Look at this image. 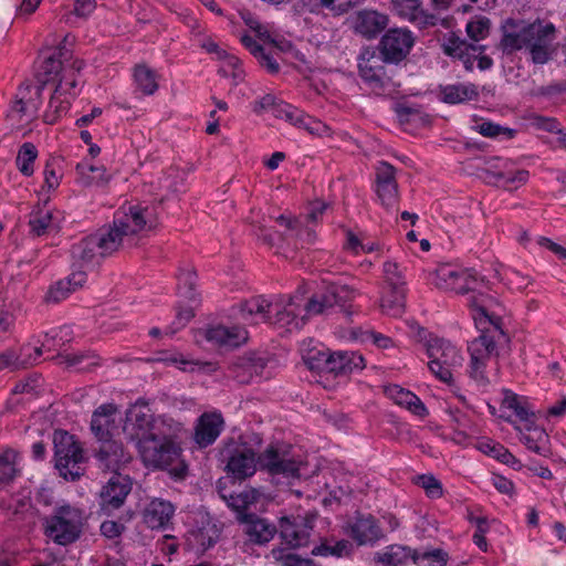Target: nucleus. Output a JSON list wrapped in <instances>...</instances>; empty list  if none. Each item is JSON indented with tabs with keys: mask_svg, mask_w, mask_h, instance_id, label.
<instances>
[{
	"mask_svg": "<svg viewBox=\"0 0 566 566\" xmlns=\"http://www.w3.org/2000/svg\"><path fill=\"white\" fill-rule=\"evenodd\" d=\"M125 436L136 442L147 467L168 469L177 479L184 478L186 465L180 460V448L171 436V426L156 417L148 403L136 402L126 412L122 428Z\"/></svg>",
	"mask_w": 566,
	"mask_h": 566,
	"instance_id": "f257e3e1",
	"label": "nucleus"
},
{
	"mask_svg": "<svg viewBox=\"0 0 566 566\" xmlns=\"http://www.w3.org/2000/svg\"><path fill=\"white\" fill-rule=\"evenodd\" d=\"M157 226L154 207L129 205L122 207L115 214L114 226L92 234L72 249L75 264L91 268L102 258L116 251L122 244L132 243L135 235L147 232Z\"/></svg>",
	"mask_w": 566,
	"mask_h": 566,
	"instance_id": "f03ea898",
	"label": "nucleus"
},
{
	"mask_svg": "<svg viewBox=\"0 0 566 566\" xmlns=\"http://www.w3.org/2000/svg\"><path fill=\"white\" fill-rule=\"evenodd\" d=\"M241 443L229 458L227 469L235 479H245L255 473L258 463L273 478L298 479L305 474V462L292 448L270 447L262 457L255 458L261 439L251 433L241 438Z\"/></svg>",
	"mask_w": 566,
	"mask_h": 566,
	"instance_id": "7ed1b4c3",
	"label": "nucleus"
},
{
	"mask_svg": "<svg viewBox=\"0 0 566 566\" xmlns=\"http://www.w3.org/2000/svg\"><path fill=\"white\" fill-rule=\"evenodd\" d=\"M83 66L82 60L61 50L54 51L41 63L40 72L43 75V82L54 85L45 113L48 123L52 124L65 114L81 93L84 84L81 74Z\"/></svg>",
	"mask_w": 566,
	"mask_h": 566,
	"instance_id": "20e7f679",
	"label": "nucleus"
},
{
	"mask_svg": "<svg viewBox=\"0 0 566 566\" xmlns=\"http://www.w3.org/2000/svg\"><path fill=\"white\" fill-rule=\"evenodd\" d=\"M356 295L357 292L345 284L331 283L325 287V292L314 295L305 306L298 296L272 297L271 324L286 332L298 331L307 317L321 314L336 304L348 302Z\"/></svg>",
	"mask_w": 566,
	"mask_h": 566,
	"instance_id": "39448f33",
	"label": "nucleus"
},
{
	"mask_svg": "<svg viewBox=\"0 0 566 566\" xmlns=\"http://www.w3.org/2000/svg\"><path fill=\"white\" fill-rule=\"evenodd\" d=\"M501 44L505 51L526 49L536 64L547 63L557 52V30L546 20L533 22L509 20L504 27Z\"/></svg>",
	"mask_w": 566,
	"mask_h": 566,
	"instance_id": "423d86ee",
	"label": "nucleus"
},
{
	"mask_svg": "<svg viewBox=\"0 0 566 566\" xmlns=\"http://www.w3.org/2000/svg\"><path fill=\"white\" fill-rule=\"evenodd\" d=\"M470 310L475 327L481 335L469 344L471 356V375L476 380H484V367L494 349V333L502 334L503 306L495 297H484L479 303L476 296L470 298Z\"/></svg>",
	"mask_w": 566,
	"mask_h": 566,
	"instance_id": "0eeeda50",
	"label": "nucleus"
},
{
	"mask_svg": "<svg viewBox=\"0 0 566 566\" xmlns=\"http://www.w3.org/2000/svg\"><path fill=\"white\" fill-rule=\"evenodd\" d=\"M122 415L113 403H106L98 407L91 421V429L95 437L102 442L97 457L102 464L113 471H117L123 464L130 460L122 444L113 440V437L119 432L118 422Z\"/></svg>",
	"mask_w": 566,
	"mask_h": 566,
	"instance_id": "6e6552de",
	"label": "nucleus"
},
{
	"mask_svg": "<svg viewBox=\"0 0 566 566\" xmlns=\"http://www.w3.org/2000/svg\"><path fill=\"white\" fill-rule=\"evenodd\" d=\"M429 281L436 287L455 293H469L468 304L470 298L476 296L479 303H482L484 297H493L478 290L481 281L471 270L465 269L458 264L442 263L439 264L433 272L429 274Z\"/></svg>",
	"mask_w": 566,
	"mask_h": 566,
	"instance_id": "1a4fd4ad",
	"label": "nucleus"
},
{
	"mask_svg": "<svg viewBox=\"0 0 566 566\" xmlns=\"http://www.w3.org/2000/svg\"><path fill=\"white\" fill-rule=\"evenodd\" d=\"M84 520L81 509L62 504L43 518L44 535L59 545L71 544L80 537Z\"/></svg>",
	"mask_w": 566,
	"mask_h": 566,
	"instance_id": "9d476101",
	"label": "nucleus"
},
{
	"mask_svg": "<svg viewBox=\"0 0 566 566\" xmlns=\"http://www.w3.org/2000/svg\"><path fill=\"white\" fill-rule=\"evenodd\" d=\"M428 367L441 381L451 384L454 371L462 366L463 356L449 340L432 337L427 343Z\"/></svg>",
	"mask_w": 566,
	"mask_h": 566,
	"instance_id": "9b49d317",
	"label": "nucleus"
},
{
	"mask_svg": "<svg viewBox=\"0 0 566 566\" xmlns=\"http://www.w3.org/2000/svg\"><path fill=\"white\" fill-rule=\"evenodd\" d=\"M55 468L65 480L74 481L83 473V453L74 437L56 430L53 436Z\"/></svg>",
	"mask_w": 566,
	"mask_h": 566,
	"instance_id": "f8f14e48",
	"label": "nucleus"
},
{
	"mask_svg": "<svg viewBox=\"0 0 566 566\" xmlns=\"http://www.w3.org/2000/svg\"><path fill=\"white\" fill-rule=\"evenodd\" d=\"M41 92L42 88L38 85L24 84L19 87L7 115L12 127L22 128L36 116L42 103Z\"/></svg>",
	"mask_w": 566,
	"mask_h": 566,
	"instance_id": "ddd939ff",
	"label": "nucleus"
},
{
	"mask_svg": "<svg viewBox=\"0 0 566 566\" xmlns=\"http://www.w3.org/2000/svg\"><path fill=\"white\" fill-rule=\"evenodd\" d=\"M195 522L185 536V546L188 551L202 554L217 543L220 531L209 514L198 513Z\"/></svg>",
	"mask_w": 566,
	"mask_h": 566,
	"instance_id": "4468645a",
	"label": "nucleus"
},
{
	"mask_svg": "<svg viewBox=\"0 0 566 566\" xmlns=\"http://www.w3.org/2000/svg\"><path fill=\"white\" fill-rule=\"evenodd\" d=\"M313 516H282L279 522L281 539L292 548L304 547L311 538Z\"/></svg>",
	"mask_w": 566,
	"mask_h": 566,
	"instance_id": "2eb2a0df",
	"label": "nucleus"
},
{
	"mask_svg": "<svg viewBox=\"0 0 566 566\" xmlns=\"http://www.w3.org/2000/svg\"><path fill=\"white\" fill-rule=\"evenodd\" d=\"M413 43V35L408 29H390L381 39L380 52L385 61L397 63L409 54Z\"/></svg>",
	"mask_w": 566,
	"mask_h": 566,
	"instance_id": "dca6fc26",
	"label": "nucleus"
},
{
	"mask_svg": "<svg viewBox=\"0 0 566 566\" xmlns=\"http://www.w3.org/2000/svg\"><path fill=\"white\" fill-rule=\"evenodd\" d=\"M201 46L219 62L220 75L231 78L233 85H238L243 80L244 72L239 59L232 52L220 48L211 39L203 40Z\"/></svg>",
	"mask_w": 566,
	"mask_h": 566,
	"instance_id": "f3484780",
	"label": "nucleus"
},
{
	"mask_svg": "<svg viewBox=\"0 0 566 566\" xmlns=\"http://www.w3.org/2000/svg\"><path fill=\"white\" fill-rule=\"evenodd\" d=\"M375 192L380 205L386 209H394L398 202V187L394 167L380 163L376 169Z\"/></svg>",
	"mask_w": 566,
	"mask_h": 566,
	"instance_id": "a211bd4d",
	"label": "nucleus"
},
{
	"mask_svg": "<svg viewBox=\"0 0 566 566\" xmlns=\"http://www.w3.org/2000/svg\"><path fill=\"white\" fill-rule=\"evenodd\" d=\"M348 23L356 33L371 39L387 27L388 17L377 10L363 9L350 14Z\"/></svg>",
	"mask_w": 566,
	"mask_h": 566,
	"instance_id": "6ab92c4d",
	"label": "nucleus"
},
{
	"mask_svg": "<svg viewBox=\"0 0 566 566\" xmlns=\"http://www.w3.org/2000/svg\"><path fill=\"white\" fill-rule=\"evenodd\" d=\"M132 490V481L127 475L115 473L103 486L99 499L105 511H113L123 505Z\"/></svg>",
	"mask_w": 566,
	"mask_h": 566,
	"instance_id": "aec40b11",
	"label": "nucleus"
},
{
	"mask_svg": "<svg viewBox=\"0 0 566 566\" xmlns=\"http://www.w3.org/2000/svg\"><path fill=\"white\" fill-rule=\"evenodd\" d=\"M276 116L285 118L296 127L303 128L312 135L323 136L328 133V127L321 120L305 114L296 107L289 104L276 106Z\"/></svg>",
	"mask_w": 566,
	"mask_h": 566,
	"instance_id": "412c9836",
	"label": "nucleus"
},
{
	"mask_svg": "<svg viewBox=\"0 0 566 566\" xmlns=\"http://www.w3.org/2000/svg\"><path fill=\"white\" fill-rule=\"evenodd\" d=\"M272 298L253 297L240 305L238 318L247 325H256L272 319Z\"/></svg>",
	"mask_w": 566,
	"mask_h": 566,
	"instance_id": "4be33fe9",
	"label": "nucleus"
},
{
	"mask_svg": "<svg viewBox=\"0 0 566 566\" xmlns=\"http://www.w3.org/2000/svg\"><path fill=\"white\" fill-rule=\"evenodd\" d=\"M63 346L59 343L55 332H51L33 339L32 343L23 346L21 350V364H35L40 360L43 354H51L57 352Z\"/></svg>",
	"mask_w": 566,
	"mask_h": 566,
	"instance_id": "5701e85b",
	"label": "nucleus"
},
{
	"mask_svg": "<svg viewBox=\"0 0 566 566\" xmlns=\"http://www.w3.org/2000/svg\"><path fill=\"white\" fill-rule=\"evenodd\" d=\"M175 511L169 501L153 499L143 511V521L151 530H163L169 525Z\"/></svg>",
	"mask_w": 566,
	"mask_h": 566,
	"instance_id": "b1692460",
	"label": "nucleus"
},
{
	"mask_svg": "<svg viewBox=\"0 0 566 566\" xmlns=\"http://www.w3.org/2000/svg\"><path fill=\"white\" fill-rule=\"evenodd\" d=\"M242 531L253 544L263 545L269 543L277 532L276 526L266 518L250 514L243 516L240 522Z\"/></svg>",
	"mask_w": 566,
	"mask_h": 566,
	"instance_id": "393cba45",
	"label": "nucleus"
},
{
	"mask_svg": "<svg viewBox=\"0 0 566 566\" xmlns=\"http://www.w3.org/2000/svg\"><path fill=\"white\" fill-rule=\"evenodd\" d=\"M63 220L61 211L43 207L31 212L29 226L34 235H43L57 231Z\"/></svg>",
	"mask_w": 566,
	"mask_h": 566,
	"instance_id": "a878e982",
	"label": "nucleus"
},
{
	"mask_svg": "<svg viewBox=\"0 0 566 566\" xmlns=\"http://www.w3.org/2000/svg\"><path fill=\"white\" fill-rule=\"evenodd\" d=\"M223 418L220 412L203 413L196 426L195 440L200 447L212 444L223 429Z\"/></svg>",
	"mask_w": 566,
	"mask_h": 566,
	"instance_id": "bb28decb",
	"label": "nucleus"
},
{
	"mask_svg": "<svg viewBox=\"0 0 566 566\" xmlns=\"http://www.w3.org/2000/svg\"><path fill=\"white\" fill-rule=\"evenodd\" d=\"M385 395L394 401V403L406 408L409 412L423 419L428 416V409L413 392L398 385H387L384 387Z\"/></svg>",
	"mask_w": 566,
	"mask_h": 566,
	"instance_id": "cd10ccee",
	"label": "nucleus"
},
{
	"mask_svg": "<svg viewBox=\"0 0 566 566\" xmlns=\"http://www.w3.org/2000/svg\"><path fill=\"white\" fill-rule=\"evenodd\" d=\"M206 338L220 346L237 347L247 342L248 332L238 325H217L207 329Z\"/></svg>",
	"mask_w": 566,
	"mask_h": 566,
	"instance_id": "c85d7f7f",
	"label": "nucleus"
},
{
	"mask_svg": "<svg viewBox=\"0 0 566 566\" xmlns=\"http://www.w3.org/2000/svg\"><path fill=\"white\" fill-rule=\"evenodd\" d=\"M395 12L418 25H433L437 21L434 14L428 13L422 8V0H392Z\"/></svg>",
	"mask_w": 566,
	"mask_h": 566,
	"instance_id": "c756f323",
	"label": "nucleus"
},
{
	"mask_svg": "<svg viewBox=\"0 0 566 566\" xmlns=\"http://www.w3.org/2000/svg\"><path fill=\"white\" fill-rule=\"evenodd\" d=\"M86 282V272L84 270H73L64 280L52 284L46 292V302L57 303L65 300L71 293L82 287Z\"/></svg>",
	"mask_w": 566,
	"mask_h": 566,
	"instance_id": "7c9ffc66",
	"label": "nucleus"
},
{
	"mask_svg": "<svg viewBox=\"0 0 566 566\" xmlns=\"http://www.w3.org/2000/svg\"><path fill=\"white\" fill-rule=\"evenodd\" d=\"M536 420L537 416L532 418V421L517 424L516 429L520 431L521 441L528 450L538 454H545L547 451V434L543 428L536 424Z\"/></svg>",
	"mask_w": 566,
	"mask_h": 566,
	"instance_id": "2f4dec72",
	"label": "nucleus"
},
{
	"mask_svg": "<svg viewBox=\"0 0 566 566\" xmlns=\"http://www.w3.org/2000/svg\"><path fill=\"white\" fill-rule=\"evenodd\" d=\"M348 533L358 545L373 544L382 536L379 526L370 515L357 517L349 525Z\"/></svg>",
	"mask_w": 566,
	"mask_h": 566,
	"instance_id": "473e14b6",
	"label": "nucleus"
},
{
	"mask_svg": "<svg viewBox=\"0 0 566 566\" xmlns=\"http://www.w3.org/2000/svg\"><path fill=\"white\" fill-rule=\"evenodd\" d=\"M478 96V87L472 83H454L439 87V99L450 105L474 101Z\"/></svg>",
	"mask_w": 566,
	"mask_h": 566,
	"instance_id": "72a5a7b5",
	"label": "nucleus"
},
{
	"mask_svg": "<svg viewBox=\"0 0 566 566\" xmlns=\"http://www.w3.org/2000/svg\"><path fill=\"white\" fill-rule=\"evenodd\" d=\"M365 367L364 358L355 352H334L328 355L326 369L333 373H350Z\"/></svg>",
	"mask_w": 566,
	"mask_h": 566,
	"instance_id": "f704fd0d",
	"label": "nucleus"
},
{
	"mask_svg": "<svg viewBox=\"0 0 566 566\" xmlns=\"http://www.w3.org/2000/svg\"><path fill=\"white\" fill-rule=\"evenodd\" d=\"M502 407L512 411V413L517 418L518 424L525 421H532V418L537 416L533 410L528 398L518 396L511 390L503 391Z\"/></svg>",
	"mask_w": 566,
	"mask_h": 566,
	"instance_id": "c9c22d12",
	"label": "nucleus"
},
{
	"mask_svg": "<svg viewBox=\"0 0 566 566\" xmlns=\"http://www.w3.org/2000/svg\"><path fill=\"white\" fill-rule=\"evenodd\" d=\"M240 17L243 20V22L245 23V25L250 30L255 32L256 36L261 41L273 43L276 48H279L282 51L287 49V48H290L289 43H286V42H279L276 40L277 34H276V31L274 30V28L272 25L260 23L259 20L256 19V17H254L251 12H249V11H240Z\"/></svg>",
	"mask_w": 566,
	"mask_h": 566,
	"instance_id": "e433bc0d",
	"label": "nucleus"
},
{
	"mask_svg": "<svg viewBox=\"0 0 566 566\" xmlns=\"http://www.w3.org/2000/svg\"><path fill=\"white\" fill-rule=\"evenodd\" d=\"M413 552L406 546L390 545L377 553L375 560L380 566H406L410 560L413 562Z\"/></svg>",
	"mask_w": 566,
	"mask_h": 566,
	"instance_id": "4c0bfd02",
	"label": "nucleus"
},
{
	"mask_svg": "<svg viewBox=\"0 0 566 566\" xmlns=\"http://www.w3.org/2000/svg\"><path fill=\"white\" fill-rule=\"evenodd\" d=\"M406 289L384 286L379 306L389 316H400L405 311Z\"/></svg>",
	"mask_w": 566,
	"mask_h": 566,
	"instance_id": "58836bf2",
	"label": "nucleus"
},
{
	"mask_svg": "<svg viewBox=\"0 0 566 566\" xmlns=\"http://www.w3.org/2000/svg\"><path fill=\"white\" fill-rule=\"evenodd\" d=\"M135 91L143 95H153L158 90V74L145 64H138L133 70Z\"/></svg>",
	"mask_w": 566,
	"mask_h": 566,
	"instance_id": "ea45409f",
	"label": "nucleus"
},
{
	"mask_svg": "<svg viewBox=\"0 0 566 566\" xmlns=\"http://www.w3.org/2000/svg\"><path fill=\"white\" fill-rule=\"evenodd\" d=\"M77 180L84 186H99L107 181L106 169L85 159L76 166Z\"/></svg>",
	"mask_w": 566,
	"mask_h": 566,
	"instance_id": "a19ab883",
	"label": "nucleus"
},
{
	"mask_svg": "<svg viewBox=\"0 0 566 566\" xmlns=\"http://www.w3.org/2000/svg\"><path fill=\"white\" fill-rule=\"evenodd\" d=\"M259 496L260 493L256 490L251 489L238 494H231L229 497H226V500L229 507L235 512L237 520L240 523L243 516L250 515L247 513V510L256 503Z\"/></svg>",
	"mask_w": 566,
	"mask_h": 566,
	"instance_id": "79ce46f5",
	"label": "nucleus"
},
{
	"mask_svg": "<svg viewBox=\"0 0 566 566\" xmlns=\"http://www.w3.org/2000/svg\"><path fill=\"white\" fill-rule=\"evenodd\" d=\"M313 340H310L308 343H304L301 347V354L304 363L308 366L310 369H319L323 367H326L328 353L325 350L321 345L313 344Z\"/></svg>",
	"mask_w": 566,
	"mask_h": 566,
	"instance_id": "37998d69",
	"label": "nucleus"
},
{
	"mask_svg": "<svg viewBox=\"0 0 566 566\" xmlns=\"http://www.w3.org/2000/svg\"><path fill=\"white\" fill-rule=\"evenodd\" d=\"M20 455L13 449L0 453V485L8 484L19 472Z\"/></svg>",
	"mask_w": 566,
	"mask_h": 566,
	"instance_id": "c03bdc74",
	"label": "nucleus"
},
{
	"mask_svg": "<svg viewBox=\"0 0 566 566\" xmlns=\"http://www.w3.org/2000/svg\"><path fill=\"white\" fill-rule=\"evenodd\" d=\"M38 158V149L31 143H24L17 155L15 164L19 171L27 177L34 174V165Z\"/></svg>",
	"mask_w": 566,
	"mask_h": 566,
	"instance_id": "a18cd8bd",
	"label": "nucleus"
},
{
	"mask_svg": "<svg viewBox=\"0 0 566 566\" xmlns=\"http://www.w3.org/2000/svg\"><path fill=\"white\" fill-rule=\"evenodd\" d=\"M62 172L53 161H48L43 170V185L39 191L42 200H48L50 193L55 191L61 182Z\"/></svg>",
	"mask_w": 566,
	"mask_h": 566,
	"instance_id": "49530a36",
	"label": "nucleus"
},
{
	"mask_svg": "<svg viewBox=\"0 0 566 566\" xmlns=\"http://www.w3.org/2000/svg\"><path fill=\"white\" fill-rule=\"evenodd\" d=\"M169 366H175L182 371H195L200 368V364L177 352L159 353L154 359Z\"/></svg>",
	"mask_w": 566,
	"mask_h": 566,
	"instance_id": "de8ad7c7",
	"label": "nucleus"
},
{
	"mask_svg": "<svg viewBox=\"0 0 566 566\" xmlns=\"http://www.w3.org/2000/svg\"><path fill=\"white\" fill-rule=\"evenodd\" d=\"M472 46L473 45H469L465 41L452 36L443 43V51L450 56L463 59L465 69L472 70L473 61H471V55L469 54Z\"/></svg>",
	"mask_w": 566,
	"mask_h": 566,
	"instance_id": "09e8293b",
	"label": "nucleus"
},
{
	"mask_svg": "<svg viewBox=\"0 0 566 566\" xmlns=\"http://www.w3.org/2000/svg\"><path fill=\"white\" fill-rule=\"evenodd\" d=\"M352 551V545L345 541H338L335 544H329L327 542L322 543L321 545L315 546L312 549V554L314 556H322V557H344L347 556Z\"/></svg>",
	"mask_w": 566,
	"mask_h": 566,
	"instance_id": "8fccbe9b",
	"label": "nucleus"
},
{
	"mask_svg": "<svg viewBox=\"0 0 566 566\" xmlns=\"http://www.w3.org/2000/svg\"><path fill=\"white\" fill-rule=\"evenodd\" d=\"M448 554L442 549L413 552V563L418 566H446Z\"/></svg>",
	"mask_w": 566,
	"mask_h": 566,
	"instance_id": "3c124183",
	"label": "nucleus"
},
{
	"mask_svg": "<svg viewBox=\"0 0 566 566\" xmlns=\"http://www.w3.org/2000/svg\"><path fill=\"white\" fill-rule=\"evenodd\" d=\"M359 73L368 82L379 81L382 76V66L374 56H363L359 62Z\"/></svg>",
	"mask_w": 566,
	"mask_h": 566,
	"instance_id": "603ef678",
	"label": "nucleus"
},
{
	"mask_svg": "<svg viewBox=\"0 0 566 566\" xmlns=\"http://www.w3.org/2000/svg\"><path fill=\"white\" fill-rule=\"evenodd\" d=\"M385 286L392 289H406V282L399 265L394 261L384 264Z\"/></svg>",
	"mask_w": 566,
	"mask_h": 566,
	"instance_id": "864d4df0",
	"label": "nucleus"
},
{
	"mask_svg": "<svg viewBox=\"0 0 566 566\" xmlns=\"http://www.w3.org/2000/svg\"><path fill=\"white\" fill-rule=\"evenodd\" d=\"M352 339L363 342V343L370 342L378 348H384V349L389 348L392 345V342L389 337H387L382 334H379L377 332H374V331H361V329L353 331Z\"/></svg>",
	"mask_w": 566,
	"mask_h": 566,
	"instance_id": "5fc2aeb1",
	"label": "nucleus"
},
{
	"mask_svg": "<svg viewBox=\"0 0 566 566\" xmlns=\"http://www.w3.org/2000/svg\"><path fill=\"white\" fill-rule=\"evenodd\" d=\"M467 34L474 41L483 40L490 31V21L485 17H475L467 23Z\"/></svg>",
	"mask_w": 566,
	"mask_h": 566,
	"instance_id": "6e6d98bb",
	"label": "nucleus"
},
{
	"mask_svg": "<svg viewBox=\"0 0 566 566\" xmlns=\"http://www.w3.org/2000/svg\"><path fill=\"white\" fill-rule=\"evenodd\" d=\"M448 412L452 421L455 422L459 427L457 430H454L452 439L457 443H464L468 440V433L464 429L469 427V420L467 419V416L460 410L452 408H449Z\"/></svg>",
	"mask_w": 566,
	"mask_h": 566,
	"instance_id": "4d7b16f0",
	"label": "nucleus"
},
{
	"mask_svg": "<svg viewBox=\"0 0 566 566\" xmlns=\"http://www.w3.org/2000/svg\"><path fill=\"white\" fill-rule=\"evenodd\" d=\"M527 179L528 172L526 170H516L501 175L499 181L504 189L512 191L524 185Z\"/></svg>",
	"mask_w": 566,
	"mask_h": 566,
	"instance_id": "13d9d810",
	"label": "nucleus"
},
{
	"mask_svg": "<svg viewBox=\"0 0 566 566\" xmlns=\"http://www.w3.org/2000/svg\"><path fill=\"white\" fill-rule=\"evenodd\" d=\"M417 484L420 485L431 499H439L442 496V485L433 475L422 474L418 476Z\"/></svg>",
	"mask_w": 566,
	"mask_h": 566,
	"instance_id": "bf43d9fd",
	"label": "nucleus"
},
{
	"mask_svg": "<svg viewBox=\"0 0 566 566\" xmlns=\"http://www.w3.org/2000/svg\"><path fill=\"white\" fill-rule=\"evenodd\" d=\"M196 277V273L190 268L179 272L178 289L186 297H192Z\"/></svg>",
	"mask_w": 566,
	"mask_h": 566,
	"instance_id": "052dcab7",
	"label": "nucleus"
},
{
	"mask_svg": "<svg viewBox=\"0 0 566 566\" xmlns=\"http://www.w3.org/2000/svg\"><path fill=\"white\" fill-rule=\"evenodd\" d=\"M478 132L485 137H496L500 135H504L506 137L513 136V130L509 128L501 127L499 125L493 124L492 122H482L476 125Z\"/></svg>",
	"mask_w": 566,
	"mask_h": 566,
	"instance_id": "680f3d73",
	"label": "nucleus"
},
{
	"mask_svg": "<svg viewBox=\"0 0 566 566\" xmlns=\"http://www.w3.org/2000/svg\"><path fill=\"white\" fill-rule=\"evenodd\" d=\"M566 416V396L562 397L558 401L547 408L545 412H538V417H543L547 420H558Z\"/></svg>",
	"mask_w": 566,
	"mask_h": 566,
	"instance_id": "e2e57ef3",
	"label": "nucleus"
},
{
	"mask_svg": "<svg viewBox=\"0 0 566 566\" xmlns=\"http://www.w3.org/2000/svg\"><path fill=\"white\" fill-rule=\"evenodd\" d=\"M69 365L76 366L81 370H87L98 364V358L94 354L73 355L67 359Z\"/></svg>",
	"mask_w": 566,
	"mask_h": 566,
	"instance_id": "0e129e2a",
	"label": "nucleus"
},
{
	"mask_svg": "<svg viewBox=\"0 0 566 566\" xmlns=\"http://www.w3.org/2000/svg\"><path fill=\"white\" fill-rule=\"evenodd\" d=\"M353 6V0H319V7L334 14H342Z\"/></svg>",
	"mask_w": 566,
	"mask_h": 566,
	"instance_id": "69168bd1",
	"label": "nucleus"
},
{
	"mask_svg": "<svg viewBox=\"0 0 566 566\" xmlns=\"http://www.w3.org/2000/svg\"><path fill=\"white\" fill-rule=\"evenodd\" d=\"M277 220L282 226H285L286 228L292 229V230H296L298 237H306V241L312 242L313 231L308 228H306L304 231L298 229L300 224H301L300 220H294V219H291L290 217L283 216V214L280 216Z\"/></svg>",
	"mask_w": 566,
	"mask_h": 566,
	"instance_id": "338daca9",
	"label": "nucleus"
},
{
	"mask_svg": "<svg viewBox=\"0 0 566 566\" xmlns=\"http://www.w3.org/2000/svg\"><path fill=\"white\" fill-rule=\"evenodd\" d=\"M492 485L502 494L512 496L514 494V484L507 478L493 474L491 478Z\"/></svg>",
	"mask_w": 566,
	"mask_h": 566,
	"instance_id": "774afa93",
	"label": "nucleus"
}]
</instances>
